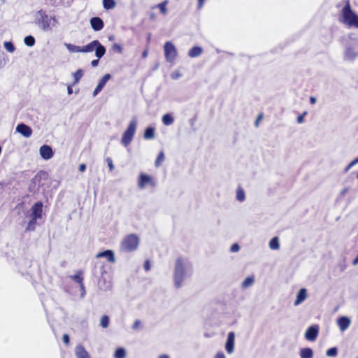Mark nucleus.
Masks as SVG:
<instances>
[{"instance_id": "f704fd0d", "label": "nucleus", "mask_w": 358, "mask_h": 358, "mask_svg": "<svg viewBox=\"0 0 358 358\" xmlns=\"http://www.w3.org/2000/svg\"><path fill=\"white\" fill-rule=\"evenodd\" d=\"M109 325V317L107 315H103L101 318V326L103 328H107Z\"/></svg>"}, {"instance_id": "c03bdc74", "label": "nucleus", "mask_w": 358, "mask_h": 358, "mask_svg": "<svg viewBox=\"0 0 358 358\" xmlns=\"http://www.w3.org/2000/svg\"><path fill=\"white\" fill-rule=\"evenodd\" d=\"M306 115V112H304L303 114L300 115L298 117H297V122L301 124L303 122L304 120V116Z\"/></svg>"}, {"instance_id": "3c124183", "label": "nucleus", "mask_w": 358, "mask_h": 358, "mask_svg": "<svg viewBox=\"0 0 358 358\" xmlns=\"http://www.w3.org/2000/svg\"><path fill=\"white\" fill-rule=\"evenodd\" d=\"M78 169L80 172H84L86 170V165L85 164H80Z\"/></svg>"}, {"instance_id": "79ce46f5", "label": "nucleus", "mask_w": 358, "mask_h": 358, "mask_svg": "<svg viewBox=\"0 0 358 358\" xmlns=\"http://www.w3.org/2000/svg\"><path fill=\"white\" fill-rule=\"evenodd\" d=\"M62 341L66 345H69L70 343L69 336L66 334H64L62 336Z\"/></svg>"}, {"instance_id": "a19ab883", "label": "nucleus", "mask_w": 358, "mask_h": 358, "mask_svg": "<svg viewBox=\"0 0 358 358\" xmlns=\"http://www.w3.org/2000/svg\"><path fill=\"white\" fill-rule=\"evenodd\" d=\"M112 48H113V51L119 52V53H121L122 50V48L121 45L120 44H117V43H114L113 45Z\"/></svg>"}, {"instance_id": "4be33fe9", "label": "nucleus", "mask_w": 358, "mask_h": 358, "mask_svg": "<svg viewBox=\"0 0 358 358\" xmlns=\"http://www.w3.org/2000/svg\"><path fill=\"white\" fill-rule=\"evenodd\" d=\"M300 356L301 358H313V350L309 348H303L300 351Z\"/></svg>"}, {"instance_id": "c85d7f7f", "label": "nucleus", "mask_w": 358, "mask_h": 358, "mask_svg": "<svg viewBox=\"0 0 358 358\" xmlns=\"http://www.w3.org/2000/svg\"><path fill=\"white\" fill-rule=\"evenodd\" d=\"M103 8L106 10L113 9L115 6L114 0H103Z\"/></svg>"}, {"instance_id": "f03ea898", "label": "nucleus", "mask_w": 358, "mask_h": 358, "mask_svg": "<svg viewBox=\"0 0 358 358\" xmlns=\"http://www.w3.org/2000/svg\"><path fill=\"white\" fill-rule=\"evenodd\" d=\"M136 127L137 120L134 117L130 121L127 129L125 130L122 135L121 143L124 146L127 147L131 143L136 134Z\"/></svg>"}, {"instance_id": "4c0bfd02", "label": "nucleus", "mask_w": 358, "mask_h": 358, "mask_svg": "<svg viewBox=\"0 0 358 358\" xmlns=\"http://www.w3.org/2000/svg\"><path fill=\"white\" fill-rule=\"evenodd\" d=\"M338 350L337 348H331L327 350L326 355L329 357H334L337 355Z\"/></svg>"}, {"instance_id": "ddd939ff", "label": "nucleus", "mask_w": 358, "mask_h": 358, "mask_svg": "<svg viewBox=\"0 0 358 358\" xmlns=\"http://www.w3.org/2000/svg\"><path fill=\"white\" fill-rule=\"evenodd\" d=\"M110 75L109 73L105 74L101 80L99 81L98 85H96V88L94 90L93 95L96 96L98 94L103 88L106 83L110 80Z\"/></svg>"}, {"instance_id": "412c9836", "label": "nucleus", "mask_w": 358, "mask_h": 358, "mask_svg": "<svg viewBox=\"0 0 358 358\" xmlns=\"http://www.w3.org/2000/svg\"><path fill=\"white\" fill-rule=\"evenodd\" d=\"M203 52V49L199 46H194L188 52V56L194 58L199 56Z\"/></svg>"}, {"instance_id": "a211bd4d", "label": "nucleus", "mask_w": 358, "mask_h": 358, "mask_svg": "<svg viewBox=\"0 0 358 358\" xmlns=\"http://www.w3.org/2000/svg\"><path fill=\"white\" fill-rule=\"evenodd\" d=\"M307 296L308 294L306 289L301 288L296 295V299L294 301V306H299L302 302H303L307 298Z\"/></svg>"}, {"instance_id": "603ef678", "label": "nucleus", "mask_w": 358, "mask_h": 358, "mask_svg": "<svg viewBox=\"0 0 358 358\" xmlns=\"http://www.w3.org/2000/svg\"><path fill=\"white\" fill-rule=\"evenodd\" d=\"M73 85L71 84V85H69L67 87V91H68L69 94H71L73 93V89H72Z\"/></svg>"}, {"instance_id": "7ed1b4c3", "label": "nucleus", "mask_w": 358, "mask_h": 358, "mask_svg": "<svg viewBox=\"0 0 358 358\" xmlns=\"http://www.w3.org/2000/svg\"><path fill=\"white\" fill-rule=\"evenodd\" d=\"M138 243L139 239L136 235L129 234L122 241L120 249L124 252H132L137 249Z\"/></svg>"}, {"instance_id": "2f4dec72", "label": "nucleus", "mask_w": 358, "mask_h": 358, "mask_svg": "<svg viewBox=\"0 0 358 358\" xmlns=\"http://www.w3.org/2000/svg\"><path fill=\"white\" fill-rule=\"evenodd\" d=\"M126 357V351L122 348H119L115 350V358H124Z\"/></svg>"}, {"instance_id": "7c9ffc66", "label": "nucleus", "mask_w": 358, "mask_h": 358, "mask_svg": "<svg viewBox=\"0 0 358 358\" xmlns=\"http://www.w3.org/2000/svg\"><path fill=\"white\" fill-rule=\"evenodd\" d=\"M236 199L240 201H243L245 199V192L241 187L236 190Z\"/></svg>"}, {"instance_id": "5fc2aeb1", "label": "nucleus", "mask_w": 358, "mask_h": 358, "mask_svg": "<svg viewBox=\"0 0 358 358\" xmlns=\"http://www.w3.org/2000/svg\"><path fill=\"white\" fill-rule=\"evenodd\" d=\"M310 102L311 104H314L316 102V98L314 96H310Z\"/></svg>"}, {"instance_id": "4d7b16f0", "label": "nucleus", "mask_w": 358, "mask_h": 358, "mask_svg": "<svg viewBox=\"0 0 358 358\" xmlns=\"http://www.w3.org/2000/svg\"><path fill=\"white\" fill-rule=\"evenodd\" d=\"M48 15H45V14L43 16V20H45V21H46V22H47V27H48V26H49V24H48Z\"/></svg>"}, {"instance_id": "f8f14e48", "label": "nucleus", "mask_w": 358, "mask_h": 358, "mask_svg": "<svg viewBox=\"0 0 358 358\" xmlns=\"http://www.w3.org/2000/svg\"><path fill=\"white\" fill-rule=\"evenodd\" d=\"M318 335V327L311 326L306 331L305 337L308 341H313Z\"/></svg>"}, {"instance_id": "473e14b6", "label": "nucleus", "mask_w": 358, "mask_h": 358, "mask_svg": "<svg viewBox=\"0 0 358 358\" xmlns=\"http://www.w3.org/2000/svg\"><path fill=\"white\" fill-rule=\"evenodd\" d=\"M254 282V278L252 276L247 277L242 283L243 288H247L249 286L252 285Z\"/></svg>"}, {"instance_id": "de8ad7c7", "label": "nucleus", "mask_w": 358, "mask_h": 358, "mask_svg": "<svg viewBox=\"0 0 358 358\" xmlns=\"http://www.w3.org/2000/svg\"><path fill=\"white\" fill-rule=\"evenodd\" d=\"M263 118V114L262 113H260L257 117V120L255 121V126L256 127H258L259 126V122L262 120Z\"/></svg>"}, {"instance_id": "6e6552de", "label": "nucleus", "mask_w": 358, "mask_h": 358, "mask_svg": "<svg viewBox=\"0 0 358 358\" xmlns=\"http://www.w3.org/2000/svg\"><path fill=\"white\" fill-rule=\"evenodd\" d=\"M43 214V203L38 201L35 203L31 207V215L32 217L36 219H40L42 217Z\"/></svg>"}, {"instance_id": "13d9d810", "label": "nucleus", "mask_w": 358, "mask_h": 358, "mask_svg": "<svg viewBox=\"0 0 358 358\" xmlns=\"http://www.w3.org/2000/svg\"><path fill=\"white\" fill-rule=\"evenodd\" d=\"M357 264H358V256L352 262V264L355 266L357 265Z\"/></svg>"}, {"instance_id": "cd10ccee", "label": "nucleus", "mask_w": 358, "mask_h": 358, "mask_svg": "<svg viewBox=\"0 0 358 358\" xmlns=\"http://www.w3.org/2000/svg\"><path fill=\"white\" fill-rule=\"evenodd\" d=\"M174 119L170 114H165L162 117V122L164 125H171L173 123Z\"/></svg>"}, {"instance_id": "5701e85b", "label": "nucleus", "mask_w": 358, "mask_h": 358, "mask_svg": "<svg viewBox=\"0 0 358 358\" xmlns=\"http://www.w3.org/2000/svg\"><path fill=\"white\" fill-rule=\"evenodd\" d=\"M143 137L145 139H152L155 137V129L153 127H148L145 130Z\"/></svg>"}, {"instance_id": "20e7f679", "label": "nucleus", "mask_w": 358, "mask_h": 358, "mask_svg": "<svg viewBox=\"0 0 358 358\" xmlns=\"http://www.w3.org/2000/svg\"><path fill=\"white\" fill-rule=\"evenodd\" d=\"M185 274L184 260L181 257H178L176 262V266L174 271V281L176 287H180L182 285Z\"/></svg>"}, {"instance_id": "37998d69", "label": "nucleus", "mask_w": 358, "mask_h": 358, "mask_svg": "<svg viewBox=\"0 0 358 358\" xmlns=\"http://www.w3.org/2000/svg\"><path fill=\"white\" fill-rule=\"evenodd\" d=\"M239 249H240V247H239L238 244L234 243L231 245L230 250L232 252H238L239 250Z\"/></svg>"}, {"instance_id": "a878e982", "label": "nucleus", "mask_w": 358, "mask_h": 358, "mask_svg": "<svg viewBox=\"0 0 358 358\" xmlns=\"http://www.w3.org/2000/svg\"><path fill=\"white\" fill-rule=\"evenodd\" d=\"M269 247L272 250H278L280 248L279 239L277 236L273 237L269 242Z\"/></svg>"}, {"instance_id": "72a5a7b5", "label": "nucleus", "mask_w": 358, "mask_h": 358, "mask_svg": "<svg viewBox=\"0 0 358 358\" xmlns=\"http://www.w3.org/2000/svg\"><path fill=\"white\" fill-rule=\"evenodd\" d=\"M24 42L27 46L31 47L34 45L36 41L34 36H27L24 38Z\"/></svg>"}, {"instance_id": "393cba45", "label": "nucleus", "mask_w": 358, "mask_h": 358, "mask_svg": "<svg viewBox=\"0 0 358 358\" xmlns=\"http://www.w3.org/2000/svg\"><path fill=\"white\" fill-rule=\"evenodd\" d=\"M165 155L163 150H161L159 153L158 154L157 159L155 162V165L156 167H159L162 165L163 162L164 161Z\"/></svg>"}, {"instance_id": "c756f323", "label": "nucleus", "mask_w": 358, "mask_h": 358, "mask_svg": "<svg viewBox=\"0 0 358 358\" xmlns=\"http://www.w3.org/2000/svg\"><path fill=\"white\" fill-rule=\"evenodd\" d=\"M68 50L71 52H83L82 46H78L72 44H67Z\"/></svg>"}, {"instance_id": "9d476101", "label": "nucleus", "mask_w": 358, "mask_h": 358, "mask_svg": "<svg viewBox=\"0 0 358 358\" xmlns=\"http://www.w3.org/2000/svg\"><path fill=\"white\" fill-rule=\"evenodd\" d=\"M235 343L234 332L231 331L228 334L227 342L225 344V349L227 353L231 354L234 352Z\"/></svg>"}, {"instance_id": "864d4df0", "label": "nucleus", "mask_w": 358, "mask_h": 358, "mask_svg": "<svg viewBox=\"0 0 358 358\" xmlns=\"http://www.w3.org/2000/svg\"><path fill=\"white\" fill-rule=\"evenodd\" d=\"M204 0H198V8H200L203 4Z\"/></svg>"}, {"instance_id": "9b49d317", "label": "nucleus", "mask_w": 358, "mask_h": 358, "mask_svg": "<svg viewBox=\"0 0 358 358\" xmlns=\"http://www.w3.org/2000/svg\"><path fill=\"white\" fill-rule=\"evenodd\" d=\"M16 131L20 133L24 137L29 138L32 134V129L28 125L21 123L16 127Z\"/></svg>"}, {"instance_id": "49530a36", "label": "nucleus", "mask_w": 358, "mask_h": 358, "mask_svg": "<svg viewBox=\"0 0 358 358\" xmlns=\"http://www.w3.org/2000/svg\"><path fill=\"white\" fill-rule=\"evenodd\" d=\"M141 323L140 320H136L134 322V324H133V326H132V328H133L134 329H138L139 328V327L141 326Z\"/></svg>"}, {"instance_id": "bf43d9fd", "label": "nucleus", "mask_w": 358, "mask_h": 358, "mask_svg": "<svg viewBox=\"0 0 358 358\" xmlns=\"http://www.w3.org/2000/svg\"><path fill=\"white\" fill-rule=\"evenodd\" d=\"M158 358H169V357L166 355H162L159 356Z\"/></svg>"}, {"instance_id": "6ab92c4d", "label": "nucleus", "mask_w": 358, "mask_h": 358, "mask_svg": "<svg viewBox=\"0 0 358 358\" xmlns=\"http://www.w3.org/2000/svg\"><path fill=\"white\" fill-rule=\"evenodd\" d=\"M76 356L77 358H90L89 353L82 345L76 346Z\"/></svg>"}, {"instance_id": "dca6fc26", "label": "nucleus", "mask_w": 358, "mask_h": 358, "mask_svg": "<svg viewBox=\"0 0 358 358\" xmlns=\"http://www.w3.org/2000/svg\"><path fill=\"white\" fill-rule=\"evenodd\" d=\"M90 24L92 28L96 31L101 30L104 26L103 20L99 17L91 18Z\"/></svg>"}, {"instance_id": "39448f33", "label": "nucleus", "mask_w": 358, "mask_h": 358, "mask_svg": "<svg viewBox=\"0 0 358 358\" xmlns=\"http://www.w3.org/2000/svg\"><path fill=\"white\" fill-rule=\"evenodd\" d=\"M83 52H90L95 50V55L101 58L106 53L105 47L98 41L94 40L86 45L82 46Z\"/></svg>"}, {"instance_id": "0eeeda50", "label": "nucleus", "mask_w": 358, "mask_h": 358, "mask_svg": "<svg viewBox=\"0 0 358 358\" xmlns=\"http://www.w3.org/2000/svg\"><path fill=\"white\" fill-rule=\"evenodd\" d=\"M155 185L156 182L153 177L144 173H140L138 178V187L140 189H144L148 186L154 187Z\"/></svg>"}, {"instance_id": "8fccbe9b", "label": "nucleus", "mask_w": 358, "mask_h": 358, "mask_svg": "<svg viewBox=\"0 0 358 358\" xmlns=\"http://www.w3.org/2000/svg\"><path fill=\"white\" fill-rule=\"evenodd\" d=\"M99 59L100 58H98L96 59H94L91 62V65L93 66V67H96L98 66L99 64Z\"/></svg>"}, {"instance_id": "aec40b11", "label": "nucleus", "mask_w": 358, "mask_h": 358, "mask_svg": "<svg viewBox=\"0 0 358 358\" xmlns=\"http://www.w3.org/2000/svg\"><path fill=\"white\" fill-rule=\"evenodd\" d=\"M48 177V173L45 171H40L38 172L32 179V182L34 184H38V187L41 186V181L43 179H46Z\"/></svg>"}, {"instance_id": "09e8293b", "label": "nucleus", "mask_w": 358, "mask_h": 358, "mask_svg": "<svg viewBox=\"0 0 358 358\" xmlns=\"http://www.w3.org/2000/svg\"><path fill=\"white\" fill-rule=\"evenodd\" d=\"M214 358H226V357L224 354L220 351L216 353Z\"/></svg>"}, {"instance_id": "f3484780", "label": "nucleus", "mask_w": 358, "mask_h": 358, "mask_svg": "<svg viewBox=\"0 0 358 358\" xmlns=\"http://www.w3.org/2000/svg\"><path fill=\"white\" fill-rule=\"evenodd\" d=\"M70 278L79 284L80 288L85 292V285L83 283V273L81 270L78 271L75 275H71Z\"/></svg>"}, {"instance_id": "ea45409f", "label": "nucleus", "mask_w": 358, "mask_h": 358, "mask_svg": "<svg viewBox=\"0 0 358 358\" xmlns=\"http://www.w3.org/2000/svg\"><path fill=\"white\" fill-rule=\"evenodd\" d=\"M358 163V157L352 160L345 168V172H348L353 166Z\"/></svg>"}, {"instance_id": "423d86ee", "label": "nucleus", "mask_w": 358, "mask_h": 358, "mask_svg": "<svg viewBox=\"0 0 358 358\" xmlns=\"http://www.w3.org/2000/svg\"><path fill=\"white\" fill-rule=\"evenodd\" d=\"M164 56L168 62H173L177 57L178 52L175 45L170 41L164 45Z\"/></svg>"}, {"instance_id": "f257e3e1", "label": "nucleus", "mask_w": 358, "mask_h": 358, "mask_svg": "<svg viewBox=\"0 0 358 358\" xmlns=\"http://www.w3.org/2000/svg\"><path fill=\"white\" fill-rule=\"evenodd\" d=\"M342 20L341 22L347 24L349 27L358 28V15H357L352 10L349 1L341 10Z\"/></svg>"}, {"instance_id": "bb28decb", "label": "nucleus", "mask_w": 358, "mask_h": 358, "mask_svg": "<svg viewBox=\"0 0 358 358\" xmlns=\"http://www.w3.org/2000/svg\"><path fill=\"white\" fill-rule=\"evenodd\" d=\"M83 76V71L82 69H78L74 73H73V78L74 81L73 83V85H76L78 83H79L80 80Z\"/></svg>"}, {"instance_id": "58836bf2", "label": "nucleus", "mask_w": 358, "mask_h": 358, "mask_svg": "<svg viewBox=\"0 0 358 358\" xmlns=\"http://www.w3.org/2000/svg\"><path fill=\"white\" fill-rule=\"evenodd\" d=\"M106 163L108 164L109 170L110 171H113L114 170V165H113L112 159L110 157H107L106 159Z\"/></svg>"}, {"instance_id": "6e6d98bb", "label": "nucleus", "mask_w": 358, "mask_h": 358, "mask_svg": "<svg viewBox=\"0 0 358 358\" xmlns=\"http://www.w3.org/2000/svg\"><path fill=\"white\" fill-rule=\"evenodd\" d=\"M148 54V50H145L143 52V53H142V57H143V58H145V57H147Z\"/></svg>"}, {"instance_id": "4468645a", "label": "nucleus", "mask_w": 358, "mask_h": 358, "mask_svg": "<svg viewBox=\"0 0 358 358\" xmlns=\"http://www.w3.org/2000/svg\"><path fill=\"white\" fill-rule=\"evenodd\" d=\"M101 257H106L107 260L110 263H115V258L114 253L110 250H107L101 252H99L96 255V258H101Z\"/></svg>"}, {"instance_id": "c9c22d12", "label": "nucleus", "mask_w": 358, "mask_h": 358, "mask_svg": "<svg viewBox=\"0 0 358 358\" xmlns=\"http://www.w3.org/2000/svg\"><path fill=\"white\" fill-rule=\"evenodd\" d=\"M36 221H37V219L31 217V220L28 223V225L27 227V231L34 230L35 225L36 224Z\"/></svg>"}, {"instance_id": "1a4fd4ad", "label": "nucleus", "mask_w": 358, "mask_h": 358, "mask_svg": "<svg viewBox=\"0 0 358 358\" xmlns=\"http://www.w3.org/2000/svg\"><path fill=\"white\" fill-rule=\"evenodd\" d=\"M39 152L41 157L45 160L51 159L54 155L52 148L48 145H42L40 148Z\"/></svg>"}, {"instance_id": "2eb2a0df", "label": "nucleus", "mask_w": 358, "mask_h": 358, "mask_svg": "<svg viewBox=\"0 0 358 358\" xmlns=\"http://www.w3.org/2000/svg\"><path fill=\"white\" fill-rule=\"evenodd\" d=\"M337 324L341 331H345L350 324V320L345 316H341L337 320Z\"/></svg>"}, {"instance_id": "e433bc0d", "label": "nucleus", "mask_w": 358, "mask_h": 358, "mask_svg": "<svg viewBox=\"0 0 358 358\" xmlns=\"http://www.w3.org/2000/svg\"><path fill=\"white\" fill-rule=\"evenodd\" d=\"M4 48L6 49L7 51L9 52H13L15 51V46L13 44L12 42H5L4 43Z\"/></svg>"}, {"instance_id": "a18cd8bd", "label": "nucleus", "mask_w": 358, "mask_h": 358, "mask_svg": "<svg viewBox=\"0 0 358 358\" xmlns=\"http://www.w3.org/2000/svg\"><path fill=\"white\" fill-rule=\"evenodd\" d=\"M144 269L146 271H148L150 269V261L148 259H147L145 262H144Z\"/></svg>"}, {"instance_id": "b1692460", "label": "nucleus", "mask_w": 358, "mask_h": 358, "mask_svg": "<svg viewBox=\"0 0 358 358\" xmlns=\"http://www.w3.org/2000/svg\"><path fill=\"white\" fill-rule=\"evenodd\" d=\"M167 4H168V1L165 0V1H162V3L156 5L153 8H158L160 10V13L162 15H166L167 13V9H166Z\"/></svg>"}]
</instances>
